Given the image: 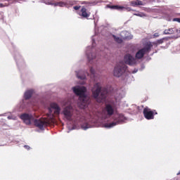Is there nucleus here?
<instances>
[{
    "label": "nucleus",
    "instance_id": "nucleus-1",
    "mask_svg": "<svg viewBox=\"0 0 180 180\" xmlns=\"http://www.w3.org/2000/svg\"><path fill=\"white\" fill-rule=\"evenodd\" d=\"M49 115H48L49 119L46 118H41L39 120L34 119V117L32 115L29 114H22L20 116L22 120H23L25 124H32V123L34 124V126L40 129L41 130H44L45 127H47L49 124H51V123H56V120L54 119V115H60V112H61V108L60 106L55 103H52L49 108Z\"/></svg>",
    "mask_w": 180,
    "mask_h": 180
},
{
    "label": "nucleus",
    "instance_id": "nucleus-2",
    "mask_svg": "<svg viewBox=\"0 0 180 180\" xmlns=\"http://www.w3.org/2000/svg\"><path fill=\"white\" fill-rule=\"evenodd\" d=\"M72 89L75 95L79 96L78 105L80 109H85L89 105V96H86V88L84 86H75Z\"/></svg>",
    "mask_w": 180,
    "mask_h": 180
},
{
    "label": "nucleus",
    "instance_id": "nucleus-3",
    "mask_svg": "<svg viewBox=\"0 0 180 180\" xmlns=\"http://www.w3.org/2000/svg\"><path fill=\"white\" fill-rule=\"evenodd\" d=\"M92 95L94 98L101 103L106 99V95L108 94V91L106 89L102 90V84L100 82H96L94 84L91 88Z\"/></svg>",
    "mask_w": 180,
    "mask_h": 180
},
{
    "label": "nucleus",
    "instance_id": "nucleus-4",
    "mask_svg": "<svg viewBox=\"0 0 180 180\" xmlns=\"http://www.w3.org/2000/svg\"><path fill=\"white\" fill-rule=\"evenodd\" d=\"M64 106L65 107L63 109V115L68 120H71L74 112V108H72V105H71V102L70 101H65Z\"/></svg>",
    "mask_w": 180,
    "mask_h": 180
},
{
    "label": "nucleus",
    "instance_id": "nucleus-5",
    "mask_svg": "<svg viewBox=\"0 0 180 180\" xmlns=\"http://www.w3.org/2000/svg\"><path fill=\"white\" fill-rule=\"evenodd\" d=\"M123 122H124V116L120 114L112 122L103 124L102 127H105V129H112V127H115V126H117V124H120V123Z\"/></svg>",
    "mask_w": 180,
    "mask_h": 180
},
{
    "label": "nucleus",
    "instance_id": "nucleus-6",
    "mask_svg": "<svg viewBox=\"0 0 180 180\" xmlns=\"http://www.w3.org/2000/svg\"><path fill=\"white\" fill-rule=\"evenodd\" d=\"M127 71V65L123 63H120L115 68L113 71V74L115 77H122L124 72Z\"/></svg>",
    "mask_w": 180,
    "mask_h": 180
},
{
    "label": "nucleus",
    "instance_id": "nucleus-7",
    "mask_svg": "<svg viewBox=\"0 0 180 180\" xmlns=\"http://www.w3.org/2000/svg\"><path fill=\"white\" fill-rule=\"evenodd\" d=\"M120 35L122 38L116 37V35H112L114 40L119 44L122 43L123 40H131L133 39V35L127 31L122 32Z\"/></svg>",
    "mask_w": 180,
    "mask_h": 180
},
{
    "label": "nucleus",
    "instance_id": "nucleus-8",
    "mask_svg": "<svg viewBox=\"0 0 180 180\" xmlns=\"http://www.w3.org/2000/svg\"><path fill=\"white\" fill-rule=\"evenodd\" d=\"M151 47H153V45H150V44H149L143 49H141L139 51H137L135 56V58H136V60L139 61V60H141V58L144 57V54L151 50Z\"/></svg>",
    "mask_w": 180,
    "mask_h": 180
},
{
    "label": "nucleus",
    "instance_id": "nucleus-9",
    "mask_svg": "<svg viewBox=\"0 0 180 180\" xmlns=\"http://www.w3.org/2000/svg\"><path fill=\"white\" fill-rule=\"evenodd\" d=\"M124 61L125 64L128 65H136L139 61L137 59L130 53H127L124 57Z\"/></svg>",
    "mask_w": 180,
    "mask_h": 180
},
{
    "label": "nucleus",
    "instance_id": "nucleus-10",
    "mask_svg": "<svg viewBox=\"0 0 180 180\" xmlns=\"http://www.w3.org/2000/svg\"><path fill=\"white\" fill-rule=\"evenodd\" d=\"M143 115L148 120H151V119H154V112L151 111V110L148 108H146L143 109Z\"/></svg>",
    "mask_w": 180,
    "mask_h": 180
},
{
    "label": "nucleus",
    "instance_id": "nucleus-11",
    "mask_svg": "<svg viewBox=\"0 0 180 180\" xmlns=\"http://www.w3.org/2000/svg\"><path fill=\"white\" fill-rule=\"evenodd\" d=\"M115 107H113L112 105L110 104H108L105 106V112L107 113V115H108V116H112V115H113V113H115Z\"/></svg>",
    "mask_w": 180,
    "mask_h": 180
},
{
    "label": "nucleus",
    "instance_id": "nucleus-12",
    "mask_svg": "<svg viewBox=\"0 0 180 180\" xmlns=\"http://www.w3.org/2000/svg\"><path fill=\"white\" fill-rule=\"evenodd\" d=\"M110 8L111 9H116L117 11H127V12H130V11H131V8L122 6H111Z\"/></svg>",
    "mask_w": 180,
    "mask_h": 180
},
{
    "label": "nucleus",
    "instance_id": "nucleus-13",
    "mask_svg": "<svg viewBox=\"0 0 180 180\" xmlns=\"http://www.w3.org/2000/svg\"><path fill=\"white\" fill-rule=\"evenodd\" d=\"M46 4V5H53V6H65V3L63 1L56 2V3L53 1H48Z\"/></svg>",
    "mask_w": 180,
    "mask_h": 180
},
{
    "label": "nucleus",
    "instance_id": "nucleus-14",
    "mask_svg": "<svg viewBox=\"0 0 180 180\" xmlns=\"http://www.w3.org/2000/svg\"><path fill=\"white\" fill-rule=\"evenodd\" d=\"M175 28H169L168 30H165L163 32L164 34H174L175 33Z\"/></svg>",
    "mask_w": 180,
    "mask_h": 180
},
{
    "label": "nucleus",
    "instance_id": "nucleus-15",
    "mask_svg": "<svg viewBox=\"0 0 180 180\" xmlns=\"http://www.w3.org/2000/svg\"><path fill=\"white\" fill-rule=\"evenodd\" d=\"M32 95H33V90H28L25 94V99H30L32 98Z\"/></svg>",
    "mask_w": 180,
    "mask_h": 180
},
{
    "label": "nucleus",
    "instance_id": "nucleus-16",
    "mask_svg": "<svg viewBox=\"0 0 180 180\" xmlns=\"http://www.w3.org/2000/svg\"><path fill=\"white\" fill-rule=\"evenodd\" d=\"M81 11H82V16L83 18H89V13H86V8L83 7Z\"/></svg>",
    "mask_w": 180,
    "mask_h": 180
},
{
    "label": "nucleus",
    "instance_id": "nucleus-17",
    "mask_svg": "<svg viewBox=\"0 0 180 180\" xmlns=\"http://www.w3.org/2000/svg\"><path fill=\"white\" fill-rule=\"evenodd\" d=\"M86 54L89 63H91L92 60H95V58H96V55L95 53L88 54V53H86Z\"/></svg>",
    "mask_w": 180,
    "mask_h": 180
},
{
    "label": "nucleus",
    "instance_id": "nucleus-18",
    "mask_svg": "<svg viewBox=\"0 0 180 180\" xmlns=\"http://www.w3.org/2000/svg\"><path fill=\"white\" fill-rule=\"evenodd\" d=\"M91 127H92V126L89 125L88 122H85L84 124L81 125V128L82 129V130H87V129H91Z\"/></svg>",
    "mask_w": 180,
    "mask_h": 180
},
{
    "label": "nucleus",
    "instance_id": "nucleus-19",
    "mask_svg": "<svg viewBox=\"0 0 180 180\" xmlns=\"http://www.w3.org/2000/svg\"><path fill=\"white\" fill-rule=\"evenodd\" d=\"M76 75L79 79H85L86 78V76L85 75H82V72H79L78 73H76Z\"/></svg>",
    "mask_w": 180,
    "mask_h": 180
},
{
    "label": "nucleus",
    "instance_id": "nucleus-20",
    "mask_svg": "<svg viewBox=\"0 0 180 180\" xmlns=\"http://www.w3.org/2000/svg\"><path fill=\"white\" fill-rule=\"evenodd\" d=\"M134 16H139V18H144L146 16V14L143 13H134Z\"/></svg>",
    "mask_w": 180,
    "mask_h": 180
},
{
    "label": "nucleus",
    "instance_id": "nucleus-21",
    "mask_svg": "<svg viewBox=\"0 0 180 180\" xmlns=\"http://www.w3.org/2000/svg\"><path fill=\"white\" fill-rule=\"evenodd\" d=\"M136 1H137L138 6H144L145 4L143 1L140 0H136Z\"/></svg>",
    "mask_w": 180,
    "mask_h": 180
},
{
    "label": "nucleus",
    "instance_id": "nucleus-22",
    "mask_svg": "<svg viewBox=\"0 0 180 180\" xmlns=\"http://www.w3.org/2000/svg\"><path fill=\"white\" fill-rule=\"evenodd\" d=\"M90 72L93 77H95V69L94 68H90Z\"/></svg>",
    "mask_w": 180,
    "mask_h": 180
},
{
    "label": "nucleus",
    "instance_id": "nucleus-23",
    "mask_svg": "<svg viewBox=\"0 0 180 180\" xmlns=\"http://www.w3.org/2000/svg\"><path fill=\"white\" fill-rule=\"evenodd\" d=\"M131 6H137V0L131 1Z\"/></svg>",
    "mask_w": 180,
    "mask_h": 180
},
{
    "label": "nucleus",
    "instance_id": "nucleus-24",
    "mask_svg": "<svg viewBox=\"0 0 180 180\" xmlns=\"http://www.w3.org/2000/svg\"><path fill=\"white\" fill-rule=\"evenodd\" d=\"M173 20L174 22H178L179 23H180V18H174Z\"/></svg>",
    "mask_w": 180,
    "mask_h": 180
},
{
    "label": "nucleus",
    "instance_id": "nucleus-25",
    "mask_svg": "<svg viewBox=\"0 0 180 180\" xmlns=\"http://www.w3.org/2000/svg\"><path fill=\"white\" fill-rule=\"evenodd\" d=\"M73 8L75 11H78V9H79V8H81V6H74Z\"/></svg>",
    "mask_w": 180,
    "mask_h": 180
},
{
    "label": "nucleus",
    "instance_id": "nucleus-26",
    "mask_svg": "<svg viewBox=\"0 0 180 180\" xmlns=\"http://www.w3.org/2000/svg\"><path fill=\"white\" fill-rule=\"evenodd\" d=\"M158 43H159V44H162V43H164V40L160 39L158 41Z\"/></svg>",
    "mask_w": 180,
    "mask_h": 180
},
{
    "label": "nucleus",
    "instance_id": "nucleus-27",
    "mask_svg": "<svg viewBox=\"0 0 180 180\" xmlns=\"http://www.w3.org/2000/svg\"><path fill=\"white\" fill-rule=\"evenodd\" d=\"M25 148H26V150H30V146H24Z\"/></svg>",
    "mask_w": 180,
    "mask_h": 180
},
{
    "label": "nucleus",
    "instance_id": "nucleus-28",
    "mask_svg": "<svg viewBox=\"0 0 180 180\" xmlns=\"http://www.w3.org/2000/svg\"><path fill=\"white\" fill-rule=\"evenodd\" d=\"M160 35L158 34V33H155L154 34H153V37H158Z\"/></svg>",
    "mask_w": 180,
    "mask_h": 180
},
{
    "label": "nucleus",
    "instance_id": "nucleus-29",
    "mask_svg": "<svg viewBox=\"0 0 180 180\" xmlns=\"http://www.w3.org/2000/svg\"><path fill=\"white\" fill-rule=\"evenodd\" d=\"M175 32H176V33H180V28L178 30L175 29Z\"/></svg>",
    "mask_w": 180,
    "mask_h": 180
},
{
    "label": "nucleus",
    "instance_id": "nucleus-30",
    "mask_svg": "<svg viewBox=\"0 0 180 180\" xmlns=\"http://www.w3.org/2000/svg\"><path fill=\"white\" fill-rule=\"evenodd\" d=\"M4 6H4L2 4H0V8H4Z\"/></svg>",
    "mask_w": 180,
    "mask_h": 180
},
{
    "label": "nucleus",
    "instance_id": "nucleus-31",
    "mask_svg": "<svg viewBox=\"0 0 180 180\" xmlns=\"http://www.w3.org/2000/svg\"><path fill=\"white\" fill-rule=\"evenodd\" d=\"M8 119L11 120V119H15V118H12L11 116H8Z\"/></svg>",
    "mask_w": 180,
    "mask_h": 180
},
{
    "label": "nucleus",
    "instance_id": "nucleus-32",
    "mask_svg": "<svg viewBox=\"0 0 180 180\" xmlns=\"http://www.w3.org/2000/svg\"><path fill=\"white\" fill-rule=\"evenodd\" d=\"M92 41H93V44H94V43H95V41L94 40V39H92Z\"/></svg>",
    "mask_w": 180,
    "mask_h": 180
},
{
    "label": "nucleus",
    "instance_id": "nucleus-33",
    "mask_svg": "<svg viewBox=\"0 0 180 180\" xmlns=\"http://www.w3.org/2000/svg\"><path fill=\"white\" fill-rule=\"evenodd\" d=\"M74 129H75V127H73L72 130H74Z\"/></svg>",
    "mask_w": 180,
    "mask_h": 180
},
{
    "label": "nucleus",
    "instance_id": "nucleus-34",
    "mask_svg": "<svg viewBox=\"0 0 180 180\" xmlns=\"http://www.w3.org/2000/svg\"><path fill=\"white\" fill-rule=\"evenodd\" d=\"M115 98H117V96H115Z\"/></svg>",
    "mask_w": 180,
    "mask_h": 180
}]
</instances>
